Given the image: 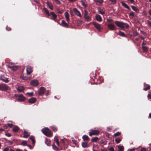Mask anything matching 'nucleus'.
Wrapping results in <instances>:
<instances>
[{"mask_svg":"<svg viewBox=\"0 0 151 151\" xmlns=\"http://www.w3.org/2000/svg\"><path fill=\"white\" fill-rule=\"evenodd\" d=\"M115 23L117 27L122 28H128L129 27V25L127 23L122 22L116 21H115Z\"/></svg>","mask_w":151,"mask_h":151,"instance_id":"1","label":"nucleus"},{"mask_svg":"<svg viewBox=\"0 0 151 151\" xmlns=\"http://www.w3.org/2000/svg\"><path fill=\"white\" fill-rule=\"evenodd\" d=\"M42 132L46 136L51 137L52 136V134L51 130L47 128H45L42 129Z\"/></svg>","mask_w":151,"mask_h":151,"instance_id":"2","label":"nucleus"},{"mask_svg":"<svg viewBox=\"0 0 151 151\" xmlns=\"http://www.w3.org/2000/svg\"><path fill=\"white\" fill-rule=\"evenodd\" d=\"M84 17L85 20L87 22H89L91 20V18L88 16V12L86 10H84Z\"/></svg>","mask_w":151,"mask_h":151,"instance_id":"3","label":"nucleus"},{"mask_svg":"<svg viewBox=\"0 0 151 151\" xmlns=\"http://www.w3.org/2000/svg\"><path fill=\"white\" fill-rule=\"evenodd\" d=\"M100 133V131L98 130H93L92 129L91 130V132H89V135L91 136L92 135H98Z\"/></svg>","mask_w":151,"mask_h":151,"instance_id":"4","label":"nucleus"},{"mask_svg":"<svg viewBox=\"0 0 151 151\" xmlns=\"http://www.w3.org/2000/svg\"><path fill=\"white\" fill-rule=\"evenodd\" d=\"M26 71L27 75H29L33 72V68L30 65H28L27 67Z\"/></svg>","mask_w":151,"mask_h":151,"instance_id":"5","label":"nucleus"},{"mask_svg":"<svg viewBox=\"0 0 151 151\" xmlns=\"http://www.w3.org/2000/svg\"><path fill=\"white\" fill-rule=\"evenodd\" d=\"M14 96L18 98L17 99L19 101H22L25 99V98L22 95L15 94Z\"/></svg>","mask_w":151,"mask_h":151,"instance_id":"6","label":"nucleus"},{"mask_svg":"<svg viewBox=\"0 0 151 151\" xmlns=\"http://www.w3.org/2000/svg\"><path fill=\"white\" fill-rule=\"evenodd\" d=\"M92 23L94 27L96 28L99 31H101V29H102V28L101 27V25L100 24L94 22H92Z\"/></svg>","mask_w":151,"mask_h":151,"instance_id":"7","label":"nucleus"},{"mask_svg":"<svg viewBox=\"0 0 151 151\" xmlns=\"http://www.w3.org/2000/svg\"><path fill=\"white\" fill-rule=\"evenodd\" d=\"M8 89V87L5 84L0 85V90L6 91Z\"/></svg>","mask_w":151,"mask_h":151,"instance_id":"8","label":"nucleus"},{"mask_svg":"<svg viewBox=\"0 0 151 151\" xmlns=\"http://www.w3.org/2000/svg\"><path fill=\"white\" fill-rule=\"evenodd\" d=\"M31 85L34 86H36L39 84L38 81L37 80H33L30 83Z\"/></svg>","mask_w":151,"mask_h":151,"instance_id":"9","label":"nucleus"},{"mask_svg":"<svg viewBox=\"0 0 151 151\" xmlns=\"http://www.w3.org/2000/svg\"><path fill=\"white\" fill-rule=\"evenodd\" d=\"M45 88L43 87H41L40 88L38 92V94L39 96H42L44 95L45 93Z\"/></svg>","mask_w":151,"mask_h":151,"instance_id":"10","label":"nucleus"},{"mask_svg":"<svg viewBox=\"0 0 151 151\" xmlns=\"http://www.w3.org/2000/svg\"><path fill=\"white\" fill-rule=\"evenodd\" d=\"M107 26L109 29L111 30H114L116 29V27L115 26L112 24H108Z\"/></svg>","mask_w":151,"mask_h":151,"instance_id":"11","label":"nucleus"},{"mask_svg":"<svg viewBox=\"0 0 151 151\" xmlns=\"http://www.w3.org/2000/svg\"><path fill=\"white\" fill-rule=\"evenodd\" d=\"M73 10L76 14L78 17H81V16L80 12L76 8H74Z\"/></svg>","mask_w":151,"mask_h":151,"instance_id":"12","label":"nucleus"},{"mask_svg":"<svg viewBox=\"0 0 151 151\" xmlns=\"http://www.w3.org/2000/svg\"><path fill=\"white\" fill-rule=\"evenodd\" d=\"M60 25L61 26H62L63 27L68 28V25L67 23L64 20H62V22L61 24H60Z\"/></svg>","mask_w":151,"mask_h":151,"instance_id":"13","label":"nucleus"},{"mask_svg":"<svg viewBox=\"0 0 151 151\" xmlns=\"http://www.w3.org/2000/svg\"><path fill=\"white\" fill-rule=\"evenodd\" d=\"M24 88L23 86H18L17 88V90L19 92H23L24 90Z\"/></svg>","mask_w":151,"mask_h":151,"instance_id":"14","label":"nucleus"},{"mask_svg":"<svg viewBox=\"0 0 151 151\" xmlns=\"http://www.w3.org/2000/svg\"><path fill=\"white\" fill-rule=\"evenodd\" d=\"M122 5V6H123L124 8L127 9L129 10V11L131 10V9L130 7L128 6V5L125 3L123 1H122L121 2Z\"/></svg>","mask_w":151,"mask_h":151,"instance_id":"15","label":"nucleus"},{"mask_svg":"<svg viewBox=\"0 0 151 151\" xmlns=\"http://www.w3.org/2000/svg\"><path fill=\"white\" fill-rule=\"evenodd\" d=\"M51 15L52 17L53 18L52 19L55 21L57 17V15L55 14L54 12H51L50 13V15Z\"/></svg>","mask_w":151,"mask_h":151,"instance_id":"16","label":"nucleus"},{"mask_svg":"<svg viewBox=\"0 0 151 151\" xmlns=\"http://www.w3.org/2000/svg\"><path fill=\"white\" fill-rule=\"evenodd\" d=\"M29 102L31 104L35 103L36 101V99L34 97H32L28 100Z\"/></svg>","mask_w":151,"mask_h":151,"instance_id":"17","label":"nucleus"},{"mask_svg":"<svg viewBox=\"0 0 151 151\" xmlns=\"http://www.w3.org/2000/svg\"><path fill=\"white\" fill-rule=\"evenodd\" d=\"M131 7L132 9L136 13H138L139 12V9L136 7L134 6H131Z\"/></svg>","mask_w":151,"mask_h":151,"instance_id":"18","label":"nucleus"},{"mask_svg":"<svg viewBox=\"0 0 151 151\" xmlns=\"http://www.w3.org/2000/svg\"><path fill=\"white\" fill-rule=\"evenodd\" d=\"M96 20L99 22H101L102 19L101 16L98 14H97L96 16Z\"/></svg>","mask_w":151,"mask_h":151,"instance_id":"19","label":"nucleus"},{"mask_svg":"<svg viewBox=\"0 0 151 151\" xmlns=\"http://www.w3.org/2000/svg\"><path fill=\"white\" fill-rule=\"evenodd\" d=\"M46 4L49 8L52 10L53 9V7L52 4L51 3H49L48 1L47 2Z\"/></svg>","mask_w":151,"mask_h":151,"instance_id":"20","label":"nucleus"},{"mask_svg":"<svg viewBox=\"0 0 151 151\" xmlns=\"http://www.w3.org/2000/svg\"><path fill=\"white\" fill-rule=\"evenodd\" d=\"M82 146L83 147H89V145L87 142H84L82 143Z\"/></svg>","mask_w":151,"mask_h":151,"instance_id":"21","label":"nucleus"},{"mask_svg":"<svg viewBox=\"0 0 151 151\" xmlns=\"http://www.w3.org/2000/svg\"><path fill=\"white\" fill-rule=\"evenodd\" d=\"M19 129V128L17 126H14L12 129L13 131L15 132H17Z\"/></svg>","mask_w":151,"mask_h":151,"instance_id":"22","label":"nucleus"},{"mask_svg":"<svg viewBox=\"0 0 151 151\" xmlns=\"http://www.w3.org/2000/svg\"><path fill=\"white\" fill-rule=\"evenodd\" d=\"M65 15L67 22H69L70 21L69 15L68 12H65Z\"/></svg>","mask_w":151,"mask_h":151,"instance_id":"23","label":"nucleus"},{"mask_svg":"<svg viewBox=\"0 0 151 151\" xmlns=\"http://www.w3.org/2000/svg\"><path fill=\"white\" fill-rule=\"evenodd\" d=\"M23 134L24 135V137L25 138H27L29 136V134L28 132L25 130L24 131Z\"/></svg>","mask_w":151,"mask_h":151,"instance_id":"24","label":"nucleus"},{"mask_svg":"<svg viewBox=\"0 0 151 151\" xmlns=\"http://www.w3.org/2000/svg\"><path fill=\"white\" fill-rule=\"evenodd\" d=\"M144 86L145 88L144 89L145 91H147L150 88V86L149 85L145 84Z\"/></svg>","mask_w":151,"mask_h":151,"instance_id":"25","label":"nucleus"},{"mask_svg":"<svg viewBox=\"0 0 151 151\" xmlns=\"http://www.w3.org/2000/svg\"><path fill=\"white\" fill-rule=\"evenodd\" d=\"M1 79L5 83H8L9 81L8 80V79L7 78L4 77H1Z\"/></svg>","mask_w":151,"mask_h":151,"instance_id":"26","label":"nucleus"},{"mask_svg":"<svg viewBox=\"0 0 151 151\" xmlns=\"http://www.w3.org/2000/svg\"><path fill=\"white\" fill-rule=\"evenodd\" d=\"M9 68H12L14 71L16 70L18 68V66L17 65H13L9 66Z\"/></svg>","mask_w":151,"mask_h":151,"instance_id":"27","label":"nucleus"},{"mask_svg":"<svg viewBox=\"0 0 151 151\" xmlns=\"http://www.w3.org/2000/svg\"><path fill=\"white\" fill-rule=\"evenodd\" d=\"M118 148V151H123L124 147L123 146L118 145L117 146Z\"/></svg>","mask_w":151,"mask_h":151,"instance_id":"28","label":"nucleus"},{"mask_svg":"<svg viewBox=\"0 0 151 151\" xmlns=\"http://www.w3.org/2000/svg\"><path fill=\"white\" fill-rule=\"evenodd\" d=\"M29 139L32 141V145H34L35 144V139L34 137L32 136L29 138Z\"/></svg>","mask_w":151,"mask_h":151,"instance_id":"29","label":"nucleus"},{"mask_svg":"<svg viewBox=\"0 0 151 151\" xmlns=\"http://www.w3.org/2000/svg\"><path fill=\"white\" fill-rule=\"evenodd\" d=\"M43 10L46 14L49 16H50V13L49 12V11L46 8L44 7L43 9Z\"/></svg>","mask_w":151,"mask_h":151,"instance_id":"30","label":"nucleus"},{"mask_svg":"<svg viewBox=\"0 0 151 151\" xmlns=\"http://www.w3.org/2000/svg\"><path fill=\"white\" fill-rule=\"evenodd\" d=\"M118 35L119 36L122 37H126V35L125 33L121 31H119V33L118 34Z\"/></svg>","mask_w":151,"mask_h":151,"instance_id":"31","label":"nucleus"},{"mask_svg":"<svg viewBox=\"0 0 151 151\" xmlns=\"http://www.w3.org/2000/svg\"><path fill=\"white\" fill-rule=\"evenodd\" d=\"M45 143L48 146H50V140L46 138L45 139Z\"/></svg>","mask_w":151,"mask_h":151,"instance_id":"32","label":"nucleus"},{"mask_svg":"<svg viewBox=\"0 0 151 151\" xmlns=\"http://www.w3.org/2000/svg\"><path fill=\"white\" fill-rule=\"evenodd\" d=\"M52 146L53 147V149L55 150L59 151L60 149H59L55 145L54 143H53L52 145Z\"/></svg>","mask_w":151,"mask_h":151,"instance_id":"33","label":"nucleus"},{"mask_svg":"<svg viewBox=\"0 0 151 151\" xmlns=\"http://www.w3.org/2000/svg\"><path fill=\"white\" fill-rule=\"evenodd\" d=\"M82 138L84 141H87L89 139L88 136L86 135H84L82 137Z\"/></svg>","mask_w":151,"mask_h":151,"instance_id":"34","label":"nucleus"},{"mask_svg":"<svg viewBox=\"0 0 151 151\" xmlns=\"http://www.w3.org/2000/svg\"><path fill=\"white\" fill-rule=\"evenodd\" d=\"M134 16V13L133 11H131L129 14V16L130 17H131V18H133Z\"/></svg>","mask_w":151,"mask_h":151,"instance_id":"35","label":"nucleus"},{"mask_svg":"<svg viewBox=\"0 0 151 151\" xmlns=\"http://www.w3.org/2000/svg\"><path fill=\"white\" fill-rule=\"evenodd\" d=\"M99 140V138L97 137H93L91 139V141L92 142H96Z\"/></svg>","mask_w":151,"mask_h":151,"instance_id":"36","label":"nucleus"},{"mask_svg":"<svg viewBox=\"0 0 151 151\" xmlns=\"http://www.w3.org/2000/svg\"><path fill=\"white\" fill-rule=\"evenodd\" d=\"M142 50L144 52H147L148 51V48L146 46H142Z\"/></svg>","mask_w":151,"mask_h":151,"instance_id":"37","label":"nucleus"},{"mask_svg":"<svg viewBox=\"0 0 151 151\" xmlns=\"http://www.w3.org/2000/svg\"><path fill=\"white\" fill-rule=\"evenodd\" d=\"M51 128L55 132L57 130V128L55 126H51Z\"/></svg>","mask_w":151,"mask_h":151,"instance_id":"38","label":"nucleus"},{"mask_svg":"<svg viewBox=\"0 0 151 151\" xmlns=\"http://www.w3.org/2000/svg\"><path fill=\"white\" fill-rule=\"evenodd\" d=\"M96 3H99L100 4H101L103 2V0H94Z\"/></svg>","mask_w":151,"mask_h":151,"instance_id":"39","label":"nucleus"},{"mask_svg":"<svg viewBox=\"0 0 151 151\" xmlns=\"http://www.w3.org/2000/svg\"><path fill=\"white\" fill-rule=\"evenodd\" d=\"M21 145H22L25 146L27 145V142L26 141H23L21 143Z\"/></svg>","mask_w":151,"mask_h":151,"instance_id":"40","label":"nucleus"},{"mask_svg":"<svg viewBox=\"0 0 151 151\" xmlns=\"http://www.w3.org/2000/svg\"><path fill=\"white\" fill-rule=\"evenodd\" d=\"M20 78L22 79L23 80H27L29 79V78L26 77H25L23 76H22L20 77Z\"/></svg>","mask_w":151,"mask_h":151,"instance_id":"41","label":"nucleus"},{"mask_svg":"<svg viewBox=\"0 0 151 151\" xmlns=\"http://www.w3.org/2000/svg\"><path fill=\"white\" fill-rule=\"evenodd\" d=\"M121 141V139L119 138H116L115 139V141L116 142L117 144L119 143Z\"/></svg>","mask_w":151,"mask_h":151,"instance_id":"42","label":"nucleus"},{"mask_svg":"<svg viewBox=\"0 0 151 151\" xmlns=\"http://www.w3.org/2000/svg\"><path fill=\"white\" fill-rule=\"evenodd\" d=\"M56 13L60 14H62L63 13V11H60L59 9H57L56 10Z\"/></svg>","mask_w":151,"mask_h":151,"instance_id":"43","label":"nucleus"},{"mask_svg":"<svg viewBox=\"0 0 151 151\" xmlns=\"http://www.w3.org/2000/svg\"><path fill=\"white\" fill-rule=\"evenodd\" d=\"M99 13L102 15H103L105 14V12L103 11V10L101 9H100L99 10Z\"/></svg>","mask_w":151,"mask_h":151,"instance_id":"44","label":"nucleus"},{"mask_svg":"<svg viewBox=\"0 0 151 151\" xmlns=\"http://www.w3.org/2000/svg\"><path fill=\"white\" fill-rule=\"evenodd\" d=\"M121 135V133L119 132H117L116 133H115L114 134V136L115 137H116L118 136H119Z\"/></svg>","mask_w":151,"mask_h":151,"instance_id":"45","label":"nucleus"},{"mask_svg":"<svg viewBox=\"0 0 151 151\" xmlns=\"http://www.w3.org/2000/svg\"><path fill=\"white\" fill-rule=\"evenodd\" d=\"M81 3L82 5L84 7H87V5L85 4V3L83 1H81Z\"/></svg>","mask_w":151,"mask_h":151,"instance_id":"46","label":"nucleus"},{"mask_svg":"<svg viewBox=\"0 0 151 151\" xmlns=\"http://www.w3.org/2000/svg\"><path fill=\"white\" fill-rule=\"evenodd\" d=\"M131 4H135V1L134 0H127Z\"/></svg>","mask_w":151,"mask_h":151,"instance_id":"47","label":"nucleus"},{"mask_svg":"<svg viewBox=\"0 0 151 151\" xmlns=\"http://www.w3.org/2000/svg\"><path fill=\"white\" fill-rule=\"evenodd\" d=\"M56 3L57 4H61V3L59 0H54Z\"/></svg>","mask_w":151,"mask_h":151,"instance_id":"48","label":"nucleus"},{"mask_svg":"<svg viewBox=\"0 0 151 151\" xmlns=\"http://www.w3.org/2000/svg\"><path fill=\"white\" fill-rule=\"evenodd\" d=\"M109 1H111V4H115L116 3V0H109Z\"/></svg>","mask_w":151,"mask_h":151,"instance_id":"49","label":"nucleus"},{"mask_svg":"<svg viewBox=\"0 0 151 151\" xmlns=\"http://www.w3.org/2000/svg\"><path fill=\"white\" fill-rule=\"evenodd\" d=\"M108 150L109 151H114V148L112 147H110V148L108 149Z\"/></svg>","mask_w":151,"mask_h":151,"instance_id":"50","label":"nucleus"},{"mask_svg":"<svg viewBox=\"0 0 151 151\" xmlns=\"http://www.w3.org/2000/svg\"><path fill=\"white\" fill-rule=\"evenodd\" d=\"M54 141L56 142H59L58 139L56 137H55L54 138Z\"/></svg>","mask_w":151,"mask_h":151,"instance_id":"51","label":"nucleus"},{"mask_svg":"<svg viewBox=\"0 0 151 151\" xmlns=\"http://www.w3.org/2000/svg\"><path fill=\"white\" fill-rule=\"evenodd\" d=\"M7 142L8 143V144L10 145H12L13 143V142L12 141H10V140H7Z\"/></svg>","mask_w":151,"mask_h":151,"instance_id":"52","label":"nucleus"},{"mask_svg":"<svg viewBox=\"0 0 151 151\" xmlns=\"http://www.w3.org/2000/svg\"><path fill=\"white\" fill-rule=\"evenodd\" d=\"M5 135L6 136L8 137H10L12 136L11 134L10 133H6Z\"/></svg>","mask_w":151,"mask_h":151,"instance_id":"53","label":"nucleus"},{"mask_svg":"<svg viewBox=\"0 0 151 151\" xmlns=\"http://www.w3.org/2000/svg\"><path fill=\"white\" fill-rule=\"evenodd\" d=\"M7 125L8 126L10 127H13V124H10V123H8L7 124Z\"/></svg>","mask_w":151,"mask_h":151,"instance_id":"54","label":"nucleus"},{"mask_svg":"<svg viewBox=\"0 0 151 151\" xmlns=\"http://www.w3.org/2000/svg\"><path fill=\"white\" fill-rule=\"evenodd\" d=\"M100 143H101V144H104V145H106V143L105 142V141L102 140H101V141H100Z\"/></svg>","mask_w":151,"mask_h":151,"instance_id":"55","label":"nucleus"},{"mask_svg":"<svg viewBox=\"0 0 151 151\" xmlns=\"http://www.w3.org/2000/svg\"><path fill=\"white\" fill-rule=\"evenodd\" d=\"M72 142H73V143L76 145L77 143V140H72Z\"/></svg>","mask_w":151,"mask_h":151,"instance_id":"56","label":"nucleus"},{"mask_svg":"<svg viewBox=\"0 0 151 151\" xmlns=\"http://www.w3.org/2000/svg\"><path fill=\"white\" fill-rule=\"evenodd\" d=\"M6 29L8 31H10L11 30V28L10 27H6Z\"/></svg>","mask_w":151,"mask_h":151,"instance_id":"57","label":"nucleus"},{"mask_svg":"<svg viewBox=\"0 0 151 151\" xmlns=\"http://www.w3.org/2000/svg\"><path fill=\"white\" fill-rule=\"evenodd\" d=\"M107 21L110 22H112L113 20V19H107Z\"/></svg>","mask_w":151,"mask_h":151,"instance_id":"58","label":"nucleus"},{"mask_svg":"<svg viewBox=\"0 0 151 151\" xmlns=\"http://www.w3.org/2000/svg\"><path fill=\"white\" fill-rule=\"evenodd\" d=\"M9 150V148L8 147H6L4 149L3 151H8Z\"/></svg>","mask_w":151,"mask_h":151,"instance_id":"59","label":"nucleus"},{"mask_svg":"<svg viewBox=\"0 0 151 151\" xmlns=\"http://www.w3.org/2000/svg\"><path fill=\"white\" fill-rule=\"evenodd\" d=\"M140 151H147L146 149L145 148H142Z\"/></svg>","mask_w":151,"mask_h":151,"instance_id":"60","label":"nucleus"},{"mask_svg":"<svg viewBox=\"0 0 151 151\" xmlns=\"http://www.w3.org/2000/svg\"><path fill=\"white\" fill-rule=\"evenodd\" d=\"M147 24L148 25L151 27V22L149 21H148Z\"/></svg>","mask_w":151,"mask_h":151,"instance_id":"61","label":"nucleus"},{"mask_svg":"<svg viewBox=\"0 0 151 151\" xmlns=\"http://www.w3.org/2000/svg\"><path fill=\"white\" fill-rule=\"evenodd\" d=\"M27 94L29 95L30 96H32L33 95V93L32 92V93H27Z\"/></svg>","mask_w":151,"mask_h":151,"instance_id":"62","label":"nucleus"},{"mask_svg":"<svg viewBox=\"0 0 151 151\" xmlns=\"http://www.w3.org/2000/svg\"><path fill=\"white\" fill-rule=\"evenodd\" d=\"M136 149L135 148H133L130 149L129 150L127 151H134Z\"/></svg>","mask_w":151,"mask_h":151,"instance_id":"63","label":"nucleus"},{"mask_svg":"<svg viewBox=\"0 0 151 151\" xmlns=\"http://www.w3.org/2000/svg\"><path fill=\"white\" fill-rule=\"evenodd\" d=\"M148 98L149 99H151V94H149L148 95Z\"/></svg>","mask_w":151,"mask_h":151,"instance_id":"64","label":"nucleus"}]
</instances>
